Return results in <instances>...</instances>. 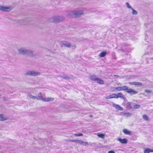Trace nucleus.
I'll list each match as a JSON object with an SVG mask.
<instances>
[{"label": "nucleus", "mask_w": 153, "mask_h": 153, "mask_svg": "<svg viewBox=\"0 0 153 153\" xmlns=\"http://www.w3.org/2000/svg\"><path fill=\"white\" fill-rule=\"evenodd\" d=\"M97 77L95 75H92L90 77V79L91 80L94 81H96L97 78Z\"/></svg>", "instance_id": "19"}, {"label": "nucleus", "mask_w": 153, "mask_h": 153, "mask_svg": "<svg viewBox=\"0 0 153 153\" xmlns=\"http://www.w3.org/2000/svg\"><path fill=\"white\" fill-rule=\"evenodd\" d=\"M135 103L132 102H128L125 105L126 109L127 110H133V105Z\"/></svg>", "instance_id": "5"}, {"label": "nucleus", "mask_w": 153, "mask_h": 153, "mask_svg": "<svg viewBox=\"0 0 153 153\" xmlns=\"http://www.w3.org/2000/svg\"><path fill=\"white\" fill-rule=\"evenodd\" d=\"M13 7L11 6L6 7L2 5L0 6V10L3 11L9 12L13 9Z\"/></svg>", "instance_id": "4"}, {"label": "nucleus", "mask_w": 153, "mask_h": 153, "mask_svg": "<svg viewBox=\"0 0 153 153\" xmlns=\"http://www.w3.org/2000/svg\"><path fill=\"white\" fill-rule=\"evenodd\" d=\"M62 43L68 48H70L71 46V44L70 43L66 41H62Z\"/></svg>", "instance_id": "9"}, {"label": "nucleus", "mask_w": 153, "mask_h": 153, "mask_svg": "<svg viewBox=\"0 0 153 153\" xmlns=\"http://www.w3.org/2000/svg\"><path fill=\"white\" fill-rule=\"evenodd\" d=\"M150 152H153V150L149 148H146L144 151V153H149Z\"/></svg>", "instance_id": "20"}, {"label": "nucleus", "mask_w": 153, "mask_h": 153, "mask_svg": "<svg viewBox=\"0 0 153 153\" xmlns=\"http://www.w3.org/2000/svg\"><path fill=\"white\" fill-rule=\"evenodd\" d=\"M83 134L82 133H79L78 134H75L74 135L77 136H83Z\"/></svg>", "instance_id": "34"}, {"label": "nucleus", "mask_w": 153, "mask_h": 153, "mask_svg": "<svg viewBox=\"0 0 153 153\" xmlns=\"http://www.w3.org/2000/svg\"><path fill=\"white\" fill-rule=\"evenodd\" d=\"M89 117H93V116H92V115H89Z\"/></svg>", "instance_id": "41"}, {"label": "nucleus", "mask_w": 153, "mask_h": 153, "mask_svg": "<svg viewBox=\"0 0 153 153\" xmlns=\"http://www.w3.org/2000/svg\"><path fill=\"white\" fill-rule=\"evenodd\" d=\"M107 52L105 51H103L100 54L99 56L100 57H104L106 55Z\"/></svg>", "instance_id": "21"}, {"label": "nucleus", "mask_w": 153, "mask_h": 153, "mask_svg": "<svg viewBox=\"0 0 153 153\" xmlns=\"http://www.w3.org/2000/svg\"><path fill=\"white\" fill-rule=\"evenodd\" d=\"M113 106L115 107L116 109H118V110H123V108L122 107H120L118 105L114 103L113 105Z\"/></svg>", "instance_id": "12"}, {"label": "nucleus", "mask_w": 153, "mask_h": 153, "mask_svg": "<svg viewBox=\"0 0 153 153\" xmlns=\"http://www.w3.org/2000/svg\"><path fill=\"white\" fill-rule=\"evenodd\" d=\"M96 82H97L100 84H104V81L101 78H97V79L96 80Z\"/></svg>", "instance_id": "15"}, {"label": "nucleus", "mask_w": 153, "mask_h": 153, "mask_svg": "<svg viewBox=\"0 0 153 153\" xmlns=\"http://www.w3.org/2000/svg\"><path fill=\"white\" fill-rule=\"evenodd\" d=\"M108 153H115V152L113 150H110L108 152Z\"/></svg>", "instance_id": "39"}, {"label": "nucleus", "mask_w": 153, "mask_h": 153, "mask_svg": "<svg viewBox=\"0 0 153 153\" xmlns=\"http://www.w3.org/2000/svg\"><path fill=\"white\" fill-rule=\"evenodd\" d=\"M133 109L134 108L135 109H138V108H139L140 107V105H139V104H134L133 105Z\"/></svg>", "instance_id": "24"}, {"label": "nucleus", "mask_w": 153, "mask_h": 153, "mask_svg": "<svg viewBox=\"0 0 153 153\" xmlns=\"http://www.w3.org/2000/svg\"><path fill=\"white\" fill-rule=\"evenodd\" d=\"M75 17L79 16L83 13V12L82 10H74Z\"/></svg>", "instance_id": "8"}, {"label": "nucleus", "mask_w": 153, "mask_h": 153, "mask_svg": "<svg viewBox=\"0 0 153 153\" xmlns=\"http://www.w3.org/2000/svg\"><path fill=\"white\" fill-rule=\"evenodd\" d=\"M123 132L126 134L130 135L131 133L130 131H128L126 129H124L123 130Z\"/></svg>", "instance_id": "22"}, {"label": "nucleus", "mask_w": 153, "mask_h": 153, "mask_svg": "<svg viewBox=\"0 0 153 153\" xmlns=\"http://www.w3.org/2000/svg\"><path fill=\"white\" fill-rule=\"evenodd\" d=\"M78 141V143H79L80 144H82V145L83 144V141H81V140H79Z\"/></svg>", "instance_id": "36"}, {"label": "nucleus", "mask_w": 153, "mask_h": 153, "mask_svg": "<svg viewBox=\"0 0 153 153\" xmlns=\"http://www.w3.org/2000/svg\"><path fill=\"white\" fill-rule=\"evenodd\" d=\"M116 94H113L111 95H109L108 96L106 97V99H111L113 98H116Z\"/></svg>", "instance_id": "17"}, {"label": "nucleus", "mask_w": 153, "mask_h": 153, "mask_svg": "<svg viewBox=\"0 0 153 153\" xmlns=\"http://www.w3.org/2000/svg\"><path fill=\"white\" fill-rule=\"evenodd\" d=\"M126 92L129 93L131 95L136 94L138 93V91H136L131 88H129L127 91H126Z\"/></svg>", "instance_id": "7"}, {"label": "nucleus", "mask_w": 153, "mask_h": 153, "mask_svg": "<svg viewBox=\"0 0 153 153\" xmlns=\"http://www.w3.org/2000/svg\"><path fill=\"white\" fill-rule=\"evenodd\" d=\"M122 114L127 117H130L132 116L131 113L129 112H123L121 113Z\"/></svg>", "instance_id": "18"}, {"label": "nucleus", "mask_w": 153, "mask_h": 153, "mask_svg": "<svg viewBox=\"0 0 153 153\" xmlns=\"http://www.w3.org/2000/svg\"><path fill=\"white\" fill-rule=\"evenodd\" d=\"M8 117H4V115L2 114H0V121H3L8 119Z\"/></svg>", "instance_id": "16"}, {"label": "nucleus", "mask_w": 153, "mask_h": 153, "mask_svg": "<svg viewBox=\"0 0 153 153\" xmlns=\"http://www.w3.org/2000/svg\"><path fill=\"white\" fill-rule=\"evenodd\" d=\"M114 76L117 77V78H118L119 77V76L118 75H114Z\"/></svg>", "instance_id": "40"}, {"label": "nucleus", "mask_w": 153, "mask_h": 153, "mask_svg": "<svg viewBox=\"0 0 153 153\" xmlns=\"http://www.w3.org/2000/svg\"><path fill=\"white\" fill-rule=\"evenodd\" d=\"M65 19V17L63 16H53L49 19L48 21L50 22L57 23L62 22Z\"/></svg>", "instance_id": "2"}, {"label": "nucleus", "mask_w": 153, "mask_h": 153, "mask_svg": "<svg viewBox=\"0 0 153 153\" xmlns=\"http://www.w3.org/2000/svg\"><path fill=\"white\" fill-rule=\"evenodd\" d=\"M126 5L128 8H130L131 9H132V8L130 6L129 3L128 2H126Z\"/></svg>", "instance_id": "32"}, {"label": "nucleus", "mask_w": 153, "mask_h": 153, "mask_svg": "<svg viewBox=\"0 0 153 153\" xmlns=\"http://www.w3.org/2000/svg\"><path fill=\"white\" fill-rule=\"evenodd\" d=\"M116 98H117L119 97H120L122 98L123 96V94L121 93H118V94H116Z\"/></svg>", "instance_id": "26"}, {"label": "nucleus", "mask_w": 153, "mask_h": 153, "mask_svg": "<svg viewBox=\"0 0 153 153\" xmlns=\"http://www.w3.org/2000/svg\"><path fill=\"white\" fill-rule=\"evenodd\" d=\"M18 53L23 55H27L30 56H33L34 55L33 51L30 50L28 49L25 48L21 47L18 50Z\"/></svg>", "instance_id": "1"}, {"label": "nucleus", "mask_w": 153, "mask_h": 153, "mask_svg": "<svg viewBox=\"0 0 153 153\" xmlns=\"http://www.w3.org/2000/svg\"><path fill=\"white\" fill-rule=\"evenodd\" d=\"M54 99V98H53L47 97L46 98H43V99L42 100L45 102H49L52 101Z\"/></svg>", "instance_id": "14"}, {"label": "nucleus", "mask_w": 153, "mask_h": 153, "mask_svg": "<svg viewBox=\"0 0 153 153\" xmlns=\"http://www.w3.org/2000/svg\"><path fill=\"white\" fill-rule=\"evenodd\" d=\"M143 118L144 119L146 120H148L149 119V118L146 115L144 114L142 116Z\"/></svg>", "instance_id": "28"}, {"label": "nucleus", "mask_w": 153, "mask_h": 153, "mask_svg": "<svg viewBox=\"0 0 153 153\" xmlns=\"http://www.w3.org/2000/svg\"><path fill=\"white\" fill-rule=\"evenodd\" d=\"M28 97H29L32 99H39L37 97L31 95H29Z\"/></svg>", "instance_id": "25"}, {"label": "nucleus", "mask_w": 153, "mask_h": 153, "mask_svg": "<svg viewBox=\"0 0 153 153\" xmlns=\"http://www.w3.org/2000/svg\"><path fill=\"white\" fill-rule=\"evenodd\" d=\"M100 138L103 139L105 137V134H98L97 135Z\"/></svg>", "instance_id": "27"}, {"label": "nucleus", "mask_w": 153, "mask_h": 153, "mask_svg": "<svg viewBox=\"0 0 153 153\" xmlns=\"http://www.w3.org/2000/svg\"><path fill=\"white\" fill-rule=\"evenodd\" d=\"M128 83L130 85H133L137 86H141L142 85V83L141 82H128Z\"/></svg>", "instance_id": "11"}, {"label": "nucleus", "mask_w": 153, "mask_h": 153, "mask_svg": "<svg viewBox=\"0 0 153 153\" xmlns=\"http://www.w3.org/2000/svg\"><path fill=\"white\" fill-rule=\"evenodd\" d=\"M57 76L59 77H62L63 79L66 80H69L71 78V76H68L66 75H63V76H62L60 75H58Z\"/></svg>", "instance_id": "10"}, {"label": "nucleus", "mask_w": 153, "mask_h": 153, "mask_svg": "<svg viewBox=\"0 0 153 153\" xmlns=\"http://www.w3.org/2000/svg\"><path fill=\"white\" fill-rule=\"evenodd\" d=\"M118 140L123 144H126L127 142V140L126 138L122 139L121 138H119L118 139Z\"/></svg>", "instance_id": "13"}, {"label": "nucleus", "mask_w": 153, "mask_h": 153, "mask_svg": "<svg viewBox=\"0 0 153 153\" xmlns=\"http://www.w3.org/2000/svg\"><path fill=\"white\" fill-rule=\"evenodd\" d=\"M115 89L118 91H122L121 87H116L115 88Z\"/></svg>", "instance_id": "31"}, {"label": "nucleus", "mask_w": 153, "mask_h": 153, "mask_svg": "<svg viewBox=\"0 0 153 153\" xmlns=\"http://www.w3.org/2000/svg\"><path fill=\"white\" fill-rule=\"evenodd\" d=\"M122 99H123L124 101H127L126 98L124 97V96H123V97L122 98Z\"/></svg>", "instance_id": "38"}, {"label": "nucleus", "mask_w": 153, "mask_h": 153, "mask_svg": "<svg viewBox=\"0 0 153 153\" xmlns=\"http://www.w3.org/2000/svg\"><path fill=\"white\" fill-rule=\"evenodd\" d=\"M145 92L149 93H152V91L151 90L145 89Z\"/></svg>", "instance_id": "33"}, {"label": "nucleus", "mask_w": 153, "mask_h": 153, "mask_svg": "<svg viewBox=\"0 0 153 153\" xmlns=\"http://www.w3.org/2000/svg\"><path fill=\"white\" fill-rule=\"evenodd\" d=\"M38 97H39L40 98V99L42 100H43V96L42 95V94L41 93H39L38 94Z\"/></svg>", "instance_id": "30"}, {"label": "nucleus", "mask_w": 153, "mask_h": 153, "mask_svg": "<svg viewBox=\"0 0 153 153\" xmlns=\"http://www.w3.org/2000/svg\"><path fill=\"white\" fill-rule=\"evenodd\" d=\"M70 140L71 141V142H78V140Z\"/></svg>", "instance_id": "35"}, {"label": "nucleus", "mask_w": 153, "mask_h": 153, "mask_svg": "<svg viewBox=\"0 0 153 153\" xmlns=\"http://www.w3.org/2000/svg\"><path fill=\"white\" fill-rule=\"evenodd\" d=\"M75 11H69L68 12L67 16L68 18L75 17Z\"/></svg>", "instance_id": "6"}, {"label": "nucleus", "mask_w": 153, "mask_h": 153, "mask_svg": "<svg viewBox=\"0 0 153 153\" xmlns=\"http://www.w3.org/2000/svg\"><path fill=\"white\" fill-rule=\"evenodd\" d=\"M26 75L32 76H36L41 75L40 72L36 71H28L25 74Z\"/></svg>", "instance_id": "3"}, {"label": "nucleus", "mask_w": 153, "mask_h": 153, "mask_svg": "<svg viewBox=\"0 0 153 153\" xmlns=\"http://www.w3.org/2000/svg\"><path fill=\"white\" fill-rule=\"evenodd\" d=\"M122 91H124L126 92V91H127L128 90V88L127 86H122Z\"/></svg>", "instance_id": "23"}, {"label": "nucleus", "mask_w": 153, "mask_h": 153, "mask_svg": "<svg viewBox=\"0 0 153 153\" xmlns=\"http://www.w3.org/2000/svg\"><path fill=\"white\" fill-rule=\"evenodd\" d=\"M88 143L87 142H83V145L85 146H87L88 145Z\"/></svg>", "instance_id": "37"}, {"label": "nucleus", "mask_w": 153, "mask_h": 153, "mask_svg": "<svg viewBox=\"0 0 153 153\" xmlns=\"http://www.w3.org/2000/svg\"><path fill=\"white\" fill-rule=\"evenodd\" d=\"M132 10V13L133 15H136L137 14V12L134 9L132 8V9H131Z\"/></svg>", "instance_id": "29"}, {"label": "nucleus", "mask_w": 153, "mask_h": 153, "mask_svg": "<svg viewBox=\"0 0 153 153\" xmlns=\"http://www.w3.org/2000/svg\"><path fill=\"white\" fill-rule=\"evenodd\" d=\"M151 59H152L153 60V58H151Z\"/></svg>", "instance_id": "42"}]
</instances>
